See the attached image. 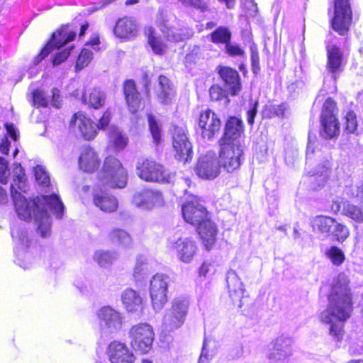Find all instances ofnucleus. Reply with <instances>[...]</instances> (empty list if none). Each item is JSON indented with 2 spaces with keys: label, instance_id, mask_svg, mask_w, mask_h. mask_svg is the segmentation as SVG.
Returning <instances> with one entry per match:
<instances>
[{
  "label": "nucleus",
  "instance_id": "dca6fc26",
  "mask_svg": "<svg viewBox=\"0 0 363 363\" xmlns=\"http://www.w3.org/2000/svg\"><path fill=\"white\" fill-rule=\"evenodd\" d=\"M100 329L103 335L108 336L121 328L122 317L119 312L110 306H104L97 312Z\"/></svg>",
  "mask_w": 363,
  "mask_h": 363
},
{
  "label": "nucleus",
  "instance_id": "e2e57ef3",
  "mask_svg": "<svg viewBox=\"0 0 363 363\" xmlns=\"http://www.w3.org/2000/svg\"><path fill=\"white\" fill-rule=\"evenodd\" d=\"M257 106L258 102H255L254 104H252V106L247 112V123L250 125H252L254 123L255 118L257 112Z\"/></svg>",
  "mask_w": 363,
  "mask_h": 363
},
{
  "label": "nucleus",
  "instance_id": "bb28decb",
  "mask_svg": "<svg viewBox=\"0 0 363 363\" xmlns=\"http://www.w3.org/2000/svg\"><path fill=\"white\" fill-rule=\"evenodd\" d=\"M123 306L129 313H134L143 308V301L140 295L135 290L128 288L121 296Z\"/></svg>",
  "mask_w": 363,
  "mask_h": 363
},
{
  "label": "nucleus",
  "instance_id": "13d9d810",
  "mask_svg": "<svg viewBox=\"0 0 363 363\" xmlns=\"http://www.w3.org/2000/svg\"><path fill=\"white\" fill-rule=\"evenodd\" d=\"M9 176L8 162L4 158L0 157V182L1 184H6Z\"/></svg>",
  "mask_w": 363,
  "mask_h": 363
},
{
  "label": "nucleus",
  "instance_id": "aec40b11",
  "mask_svg": "<svg viewBox=\"0 0 363 363\" xmlns=\"http://www.w3.org/2000/svg\"><path fill=\"white\" fill-rule=\"evenodd\" d=\"M195 172L201 179H213L220 174L218 162L212 155L201 156L195 167Z\"/></svg>",
  "mask_w": 363,
  "mask_h": 363
},
{
  "label": "nucleus",
  "instance_id": "a18cd8bd",
  "mask_svg": "<svg viewBox=\"0 0 363 363\" xmlns=\"http://www.w3.org/2000/svg\"><path fill=\"white\" fill-rule=\"evenodd\" d=\"M110 238L114 242H118L121 245L128 247L131 244V238L129 234L121 229H115L110 233Z\"/></svg>",
  "mask_w": 363,
  "mask_h": 363
},
{
  "label": "nucleus",
  "instance_id": "4d7b16f0",
  "mask_svg": "<svg viewBox=\"0 0 363 363\" xmlns=\"http://www.w3.org/2000/svg\"><path fill=\"white\" fill-rule=\"evenodd\" d=\"M357 126V122L356 120V115L353 111H350L345 116V130L352 133L354 132Z\"/></svg>",
  "mask_w": 363,
  "mask_h": 363
},
{
  "label": "nucleus",
  "instance_id": "b1692460",
  "mask_svg": "<svg viewBox=\"0 0 363 363\" xmlns=\"http://www.w3.org/2000/svg\"><path fill=\"white\" fill-rule=\"evenodd\" d=\"M326 68L328 72L332 74L333 78L336 79L337 74H339L343 69V55L340 49L336 45L328 43L326 45Z\"/></svg>",
  "mask_w": 363,
  "mask_h": 363
},
{
  "label": "nucleus",
  "instance_id": "4c0bfd02",
  "mask_svg": "<svg viewBox=\"0 0 363 363\" xmlns=\"http://www.w3.org/2000/svg\"><path fill=\"white\" fill-rule=\"evenodd\" d=\"M118 258L117 253L112 251L98 250L94 255V259L101 267H107Z\"/></svg>",
  "mask_w": 363,
  "mask_h": 363
},
{
  "label": "nucleus",
  "instance_id": "6e6d98bb",
  "mask_svg": "<svg viewBox=\"0 0 363 363\" xmlns=\"http://www.w3.org/2000/svg\"><path fill=\"white\" fill-rule=\"evenodd\" d=\"M226 53L231 57L243 56L245 51L237 43L230 41L225 45Z\"/></svg>",
  "mask_w": 363,
  "mask_h": 363
},
{
  "label": "nucleus",
  "instance_id": "4be33fe9",
  "mask_svg": "<svg viewBox=\"0 0 363 363\" xmlns=\"http://www.w3.org/2000/svg\"><path fill=\"white\" fill-rule=\"evenodd\" d=\"M226 283L228 293L233 303L238 304V308L242 307V298H244L245 288L240 277L233 269H230L226 274Z\"/></svg>",
  "mask_w": 363,
  "mask_h": 363
},
{
  "label": "nucleus",
  "instance_id": "20e7f679",
  "mask_svg": "<svg viewBox=\"0 0 363 363\" xmlns=\"http://www.w3.org/2000/svg\"><path fill=\"white\" fill-rule=\"evenodd\" d=\"M99 180L112 188H124L128 181L126 170L116 157H107L99 174Z\"/></svg>",
  "mask_w": 363,
  "mask_h": 363
},
{
  "label": "nucleus",
  "instance_id": "ea45409f",
  "mask_svg": "<svg viewBox=\"0 0 363 363\" xmlns=\"http://www.w3.org/2000/svg\"><path fill=\"white\" fill-rule=\"evenodd\" d=\"M148 44L156 55H162L166 52V46L161 39L155 35V30L150 28L147 32Z\"/></svg>",
  "mask_w": 363,
  "mask_h": 363
},
{
  "label": "nucleus",
  "instance_id": "f8f14e48",
  "mask_svg": "<svg viewBox=\"0 0 363 363\" xmlns=\"http://www.w3.org/2000/svg\"><path fill=\"white\" fill-rule=\"evenodd\" d=\"M352 22V10L349 0H334V16L332 28L340 35L347 34Z\"/></svg>",
  "mask_w": 363,
  "mask_h": 363
},
{
  "label": "nucleus",
  "instance_id": "c756f323",
  "mask_svg": "<svg viewBox=\"0 0 363 363\" xmlns=\"http://www.w3.org/2000/svg\"><path fill=\"white\" fill-rule=\"evenodd\" d=\"M218 72L223 82L230 89L232 94L237 95L241 89L238 72L228 67H220Z\"/></svg>",
  "mask_w": 363,
  "mask_h": 363
},
{
  "label": "nucleus",
  "instance_id": "c9c22d12",
  "mask_svg": "<svg viewBox=\"0 0 363 363\" xmlns=\"http://www.w3.org/2000/svg\"><path fill=\"white\" fill-rule=\"evenodd\" d=\"M147 122L153 143L155 145H158L162 139V125L157 117L152 114L147 116Z\"/></svg>",
  "mask_w": 363,
  "mask_h": 363
},
{
  "label": "nucleus",
  "instance_id": "a211bd4d",
  "mask_svg": "<svg viewBox=\"0 0 363 363\" xmlns=\"http://www.w3.org/2000/svg\"><path fill=\"white\" fill-rule=\"evenodd\" d=\"M199 128L203 138L211 140L221 128V121L218 115L210 109L202 111L199 116Z\"/></svg>",
  "mask_w": 363,
  "mask_h": 363
},
{
  "label": "nucleus",
  "instance_id": "864d4df0",
  "mask_svg": "<svg viewBox=\"0 0 363 363\" xmlns=\"http://www.w3.org/2000/svg\"><path fill=\"white\" fill-rule=\"evenodd\" d=\"M33 104L38 107H45L48 106V100L43 91L40 90H35L33 92Z\"/></svg>",
  "mask_w": 363,
  "mask_h": 363
},
{
  "label": "nucleus",
  "instance_id": "393cba45",
  "mask_svg": "<svg viewBox=\"0 0 363 363\" xmlns=\"http://www.w3.org/2000/svg\"><path fill=\"white\" fill-rule=\"evenodd\" d=\"M108 354L111 363H133L135 359L133 352L124 344L118 342L109 345Z\"/></svg>",
  "mask_w": 363,
  "mask_h": 363
},
{
  "label": "nucleus",
  "instance_id": "412c9836",
  "mask_svg": "<svg viewBox=\"0 0 363 363\" xmlns=\"http://www.w3.org/2000/svg\"><path fill=\"white\" fill-rule=\"evenodd\" d=\"M70 125L75 133H78L87 140L94 139L97 134L96 124L82 114H75Z\"/></svg>",
  "mask_w": 363,
  "mask_h": 363
},
{
  "label": "nucleus",
  "instance_id": "c85d7f7f",
  "mask_svg": "<svg viewBox=\"0 0 363 363\" xmlns=\"http://www.w3.org/2000/svg\"><path fill=\"white\" fill-rule=\"evenodd\" d=\"M79 165L86 172H92L98 169L99 160L92 148L86 147L82 150L79 158Z\"/></svg>",
  "mask_w": 363,
  "mask_h": 363
},
{
  "label": "nucleus",
  "instance_id": "5fc2aeb1",
  "mask_svg": "<svg viewBox=\"0 0 363 363\" xmlns=\"http://www.w3.org/2000/svg\"><path fill=\"white\" fill-rule=\"evenodd\" d=\"M250 61L252 71L257 74L260 71L259 52L256 48L250 47Z\"/></svg>",
  "mask_w": 363,
  "mask_h": 363
},
{
  "label": "nucleus",
  "instance_id": "0eeeda50",
  "mask_svg": "<svg viewBox=\"0 0 363 363\" xmlns=\"http://www.w3.org/2000/svg\"><path fill=\"white\" fill-rule=\"evenodd\" d=\"M219 159L218 160L219 167L223 168L228 173L238 170L244 160L243 154L245 145L238 142L233 143H220Z\"/></svg>",
  "mask_w": 363,
  "mask_h": 363
},
{
  "label": "nucleus",
  "instance_id": "774afa93",
  "mask_svg": "<svg viewBox=\"0 0 363 363\" xmlns=\"http://www.w3.org/2000/svg\"><path fill=\"white\" fill-rule=\"evenodd\" d=\"M52 104L54 106H55L56 108H59L60 107V101H59V99H60V91L59 89L55 88V89H52Z\"/></svg>",
  "mask_w": 363,
  "mask_h": 363
},
{
  "label": "nucleus",
  "instance_id": "f257e3e1",
  "mask_svg": "<svg viewBox=\"0 0 363 363\" xmlns=\"http://www.w3.org/2000/svg\"><path fill=\"white\" fill-rule=\"evenodd\" d=\"M13 169V180L11 184V195L18 216L24 220L34 218L38 233L43 238H47L51 233V217L48 209L60 218L64 213L65 206L57 194L38 196L29 201L21 192L28 190L24 169L20 164H16Z\"/></svg>",
  "mask_w": 363,
  "mask_h": 363
},
{
  "label": "nucleus",
  "instance_id": "72a5a7b5",
  "mask_svg": "<svg viewBox=\"0 0 363 363\" xmlns=\"http://www.w3.org/2000/svg\"><path fill=\"white\" fill-rule=\"evenodd\" d=\"M82 101L85 104H88L90 107L98 109L105 104L106 94L98 88H94L89 94V97L84 94Z\"/></svg>",
  "mask_w": 363,
  "mask_h": 363
},
{
  "label": "nucleus",
  "instance_id": "7c9ffc66",
  "mask_svg": "<svg viewBox=\"0 0 363 363\" xmlns=\"http://www.w3.org/2000/svg\"><path fill=\"white\" fill-rule=\"evenodd\" d=\"M94 203L96 206L104 212H113L118 208L116 198L105 191L95 192Z\"/></svg>",
  "mask_w": 363,
  "mask_h": 363
},
{
  "label": "nucleus",
  "instance_id": "8fccbe9b",
  "mask_svg": "<svg viewBox=\"0 0 363 363\" xmlns=\"http://www.w3.org/2000/svg\"><path fill=\"white\" fill-rule=\"evenodd\" d=\"M346 193L350 197L356 199L358 202L363 205V183L347 186Z\"/></svg>",
  "mask_w": 363,
  "mask_h": 363
},
{
  "label": "nucleus",
  "instance_id": "2eb2a0df",
  "mask_svg": "<svg viewBox=\"0 0 363 363\" xmlns=\"http://www.w3.org/2000/svg\"><path fill=\"white\" fill-rule=\"evenodd\" d=\"M293 339L286 335H281L272 343V348L267 353L269 363H283L292 354Z\"/></svg>",
  "mask_w": 363,
  "mask_h": 363
},
{
  "label": "nucleus",
  "instance_id": "e433bc0d",
  "mask_svg": "<svg viewBox=\"0 0 363 363\" xmlns=\"http://www.w3.org/2000/svg\"><path fill=\"white\" fill-rule=\"evenodd\" d=\"M333 225L330 237L335 241L343 242L350 235L348 227L345 224L337 222L335 219Z\"/></svg>",
  "mask_w": 363,
  "mask_h": 363
},
{
  "label": "nucleus",
  "instance_id": "5701e85b",
  "mask_svg": "<svg viewBox=\"0 0 363 363\" xmlns=\"http://www.w3.org/2000/svg\"><path fill=\"white\" fill-rule=\"evenodd\" d=\"M243 132L242 121L237 117H230L226 122L223 137L220 139V143H233L238 142L244 144L241 139Z\"/></svg>",
  "mask_w": 363,
  "mask_h": 363
},
{
  "label": "nucleus",
  "instance_id": "603ef678",
  "mask_svg": "<svg viewBox=\"0 0 363 363\" xmlns=\"http://www.w3.org/2000/svg\"><path fill=\"white\" fill-rule=\"evenodd\" d=\"M35 177L37 182L42 186H49L50 177L48 172L42 166H37L34 169Z\"/></svg>",
  "mask_w": 363,
  "mask_h": 363
},
{
  "label": "nucleus",
  "instance_id": "6e6552de",
  "mask_svg": "<svg viewBox=\"0 0 363 363\" xmlns=\"http://www.w3.org/2000/svg\"><path fill=\"white\" fill-rule=\"evenodd\" d=\"M169 284L170 278L164 274L157 273L151 278L149 294L152 308L155 312L160 311L167 302Z\"/></svg>",
  "mask_w": 363,
  "mask_h": 363
},
{
  "label": "nucleus",
  "instance_id": "423d86ee",
  "mask_svg": "<svg viewBox=\"0 0 363 363\" xmlns=\"http://www.w3.org/2000/svg\"><path fill=\"white\" fill-rule=\"evenodd\" d=\"M136 171L138 176L146 182L170 183L174 177L162 164L151 159L139 160Z\"/></svg>",
  "mask_w": 363,
  "mask_h": 363
},
{
  "label": "nucleus",
  "instance_id": "0e129e2a",
  "mask_svg": "<svg viewBox=\"0 0 363 363\" xmlns=\"http://www.w3.org/2000/svg\"><path fill=\"white\" fill-rule=\"evenodd\" d=\"M6 129L8 135L14 140L16 141L18 138V134L13 124L6 123Z\"/></svg>",
  "mask_w": 363,
  "mask_h": 363
},
{
  "label": "nucleus",
  "instance_id": "cd10ccee",
  "mask_svg": "<svg viewBox=\"0 0 363 363\" xmlns=\"http://www.w3.org/2000/svg\"><path fill=\"white\" fill-rule=\"evenodd\" d=\"M123 92L130 111L133 113L137 112L140 106V98L133 80L129 79L124 82Z\"/></svg>",
  "mask_w": 363,
  "mask_h": 363
},
{
  "label": "nucleus",
  "instance_id": "7ed1b4c3",
  "mask_svg": "<svg viewBox=\"0 0 363 363\" xmlns=\"http://www.w3.org/2000/svg\"><path fill=\"white\" fill-rule=\"evenodd\" d=\"M182 214L184 220L197 226V231L207 250L211 249L217 235L216 225L209 219L206 208L197 201L186 202L182 206Z\"/></svg>",
  "mask_w": 363,
  "mask_h": 363
},
{
  "label": "nucleus",
  "instance_id": "69168bd1",
  "mask_svg": "<svg viewBox=\"0 0 363 363\" xmlns=\"http://www.w3.org/2000/svg\"><path fill=\"white\" fill-rule=\"evenodd\" d=\"M213 265L211 263L203 262L199 269V276L206 277L209 272H211Z\"/></svg>",
  "mask_w": 363,
  "mask_h": 363
},
{
  "label": "nucleus",
  "instance_id": "6ab92c4d",
  "mask_svg": "<svg viewBox=\"0 0 363 363\" xmlns=\"http://www.w3.org/2000/svg\"><path fill=\"white\" fill-rule=\"evenodd\" d=\"M133 203L145 210H151L162 206L164 200L162 193L157 190L144 189L136 192L133 197Z\"/></svg>",
  "mask_w": 363,
  "mask_h": 363
},
{
  "label": "nucleus",
  "instance_id": "4468645a",
  "mask_svg": "<svg viewBox=\"0 0 363 363\" xmlns=\"http://www.w3.org/2000/svg\"><path fill=\"white\" fill-rule=\"evenodd\" d=\"M76 37V32L69 29L67 26H62L60 30L53 33L50 40L41 50L40 53L33 60L35 65H38L54 49H60Z\"/></svg>",
  "mask_w": 363,
  "mask_h": 363
},
{
  "label": "nucleus",
  "instance_id": "09e8293b",
  "mask_svg": "<svg viewBox=\"0 0 363 363\" xmlns=\"http://www.w3.org/2000/svg\"><path fill=\"white\" fill-rule=\"evenodd\" d=\"M286 110L287 106L285 104H273L266 107L264 114L269 118L274 116L284 117Z\"/></svg>",
  "mask_w": 363,
  "mask_h": 363
},
{
  "label": "nucleus",
  "instance_id": "79ce46f5",
  "mask_svg": "<svg viewBox=\"0 0 363 363\" xmlns=\"http://www.w3.org/2000/svg\"><path fill=\"white\" fill-rule=\"evenodd\" d=\"M215 342L204 340L203 347L198 363H209L216 354Z\"/></svg>",
  "mask_w": 363,
  "mask_h": 363
},
{
  "label": "nucleus",
  "instance_id": "39448f33",
  "mask_svg": "<svg viewBox=\"0 0 363 363\" xmlns=\"http://www.w3.org/2000/svg\"><path fill=\"white\" fill-rule=\"evenodd\" d=\"M189 301L187 298L179 296L174 298L171 307L166 311L163 318L162 327L172 332L181 328L188 314Z\"/></svg>",
  "mask_w": 363,
  "mask_h": 363
},
{
  "label": "nucleus",
  "instance_id": "f3484780",
  "mask_svg": "<svg viewBox=\"0 0 363 363\" xmlns=\"http://www.w3.org/2000/svg\"><path fill=\"white\" fill-rule=\"evenodd\" d=\"M172 145L179 160L188 162L192 157V146L184 128L175 126L172 132Z\"/></svg>",
  "mask_w": 363,
  "mask_h": 363
},
{
  "label": "nucleus",
  "instance_id": "ddd939ff",
  "mask_svg": "<svg viewBox=\"0 0 363 363\" xmlns=\"http://www.w3.org/2000/svg\"><path fill=\"white\" fill-rule=\"evenodd\" d=\"M167 247L175 252L177 257L185 264H189L196 255L198 247L196 242L189 238L170 237Z\"/></svg>",
  "mask_w": 363,
  "mask_h": 363
},
{
  "label": "nucleus",
  "instance_id": "f03ea898",
  "mask_svg": "<svg viewBox=\"0 0 363 363\" xmlns=\"http://www.w3.org/2000/svg\"><path fill=\"white\" fill-rule=\"evenodd\" d=\"M349 282L348 277L345 273L339 274L333 279L328 306L319 315L322 323L330 325V335L337 340L342 336V323L350 317L352 310Z\"/></svg>",
  "mask_w": 363,
  "mask_h": 363
},
{
  "label": "nucleus",
  "instance_id": "a878e982",
  "mask_svg": "<svg viewBox=\"0 0 363 363\" xmlns=\"http://www.w3.org/2000/svg\"><path fill=\"white\" fill-rule=\"evenodd\" d=\"M115 35L120 38L131 39L137 35L138 27L134 19L124 17L117 21L113 29Z\"/></svg>",
  "mask_w": 363,
  "mask_h": 363
},
{
  "label": "nucleus",
  "instance_id": "de8ad7c7",
  "mask_svg": "<svg viewBox=\"0 0 363 363\" xmlns=\"http://www.w3.org/2000/svg\"><path fill=\"white\" fill-rule=\"evenodd\" d=\"M333 264L339 266L345 260V255L342 250L336 246L331 247L326 252Z\"/></svg>",
  "mask_w": 363,
  "mask_h": 363
},
{
  "label": "nucleus",
  "instance_id": "2f4dec72",
  "mask_svg": "<svg viewBox=\"0 0 363 363\" xmlns=\"http://www.w3.org/2000/svg\"><path fill=\"white\" fill-rule=\"evenodd\" d=\"M334 222L335 218L330 216L320 215L311 218V225L313 232L320 233L325 238H329Z\"/></svg>",
  "mask_w": 363,
  "mask_h": 363
},
{
  "label": "nucleus",
  "instance_id": "3c124183",
  "mask_svg": "<svg viewBox=\"0 0 363 363\" xmlns=\"http://www.w3.org/2000/svg\"><path fill=\"white\" fill-rule=\"evenodd\" d=\"M92 58L93 53L91 51L86 48L82 49L77 61L76 69H83L84 67L89 65Z\"/></svg>",
  "mask_w": 363,
  "mask_h": 363
},
{
  "label": "nucleus",
  "instance_id": "c03bdc74",
  "mask_svg": "<svg viewBox=\"0 0 363 363\" xmlns=\"http://www.w3.org/2000/svg\"><path fill=\"white\" fill-rule=\"evenodd\" d=\"M211 99L215 101H220L223 106H227L230 102L227 91L218 85H213L209 89Z\"/></svg>",
  "mask_w": 363,
  "mask_h": 363
},
{
  "label": "nucleus",
  "instance_id": "1a4fd4ad",
  "mask_svg": "<svg viewBox=\"0 0 363 363\" xmlns=\"http://www.w3.org/2000/svg\"><path fill=\"white\" fill-rule=\"evenodd\" d=\"M129 337L133 349L145 354L152 348L155 333L150 325L139 323L130 329Z\"/></svg>",
  "mask_w": 363,
  "mask_h": 363
},
{
  "label": "nucleus",
  "instance_id": "a19ab883",
  "mask_svg": "<svg viewBox=\"0 0 363 363\" xmlns=\"http://www.w3.org/2000/svg\"><path fill=\"white\" fill-rule=\"evenodd\" d=\"M230 39L231 32L227 27L220 26L211 34V40L215 44L221 43L225 45Z\"/></svg>",
  "mask_w": 363,
  "mask_h": 363
},
{
  "label": "nucleus",
  "instance_id": "49530a36",
  "mask_svg": "<svg viewBox=\"0 0 363 363\" xmlns=\"http://www.w3.org/2000/svg\"><path fill=\"white\" fill-rule=\"evenodd\" d=\"M11 234L13 238H18L21 244L28 247L30 240L28 239L27 230L19 226H13L11 230Z\"/></svg>",
  "mask_w": 363,
  "mask_h": 363
},
{
  "label": "nucleus",
  "instance_id": "052dcab7",
  "mask_svg": "<svg viewBox=\"0 0 363 363\" xmlns=\"http://www.w3.org/2000/svg\"><path fill=\"white\" fill-rule=\"evenodd\" d=\"M179 1L185 6H193L204 11L207 6L201 0H179Z\"/></svg>",
  "mask_w": 363,
  "mask_h": 363
},
{
  "label": "nucleus",
  "instance_id": "680f3d73",
  "mask_svg": "<svg viewBox=\"0 0 363 363\" xmlns=\"http://www.w3.org/2000/svg\"><path fill=\"white\" fill-rule=\"evenodd\" d=\"M111 120V113L108 111H106L104 113L102 116L100 118L99 121V124L96 125L97 129H104L107 127L110 123Z\"/></svg>",
  "mask_w": 363,
  "mask_h": 363
},
{
  "label": "nucleus",
  "instance_id": "9d476101",
  "mask_svg": "<svg viewBox=\"0 0 363 363\" xmlns=\"http://www.w3.org/2000/svg\"><path fill=\"white\" fill-rule=\"evenodd\" d=\"M336 113L335 102L330 98L328 99L323 106L320 115L321 129L320 135L322 138L330 139L338 135L340 127Z\"/></svg>",
  "mask_w": 363,
  "mask_h": 363
},
{
  "label": "nucleus",
  "instance_id": "473e14b6",
  "mask_svg": "<svg viewBox=\"0 0 363 363\" xmlns=\"http://www.w3.org/2000/svg\"><path fill=\"white\" fill-rule=\"evenodd\" d=\"M158 81L159 84L157 90L158 100L161 104H167L171 102L175 91L167 77L160 75Z\"/></svg>",
  "mask_w": 363,
  "mask_h": 363
},
{
  "label": "nucleus",
  "instance_id": "9b49d317",
  "mask_svg": "<svg viewBox=\"0 0 363 363\" xmlns=\"http://www.w3.org/2000/svg\"><path fill=\"white\" fill-rule=\"evenodd\" d=\"M172 15L164 8H160L156 17V23L164 38L172 42H181L191 36L192 33L186 28H175L169 26Z\"/></svg>",
  "mask_w": 363,
  "mask_h": 363
},
{
  "label": "nucleus",
  "instance_id": "58836bf2",
  "mask_svg": "<svg viewBox=\"0 0 363 363\" xmlns=\"http://www.w3.org/2000/svg\"><path fill=\"white\" fill-rule=\"evenodd\" d=\"M108 137L110 142L118 150H122L127 145L128 138L116 127L110 128Z\"/></svg>",
  "mask_w": 363,
  "mask_h": 363
},
{
  "label": "nucleus",
  "instance_id": "bf43d9fd",
  "mask_svg": "<svg viewBox=\"0 0 363 363\" xmlns=\"http://www.w3.org/2000/svg\"><path fill=\"white\" fill-rule=\"evenodd\" d=\"M73 48V47H70L65 49L64 50L57 52L55 55V57L52 60V64L54 66H57L60 65L62 62L66 60V59L70 55V50Z\"/></svg>",
  "mask_w": 363,
  "mask_h": 363
},
{
  "label": "nucleus",
  "instance_id": "f704fd0d",
  "mask_svg": "<svg viewBox=\"0 0 363 363\" xmlns=\"http://www.w3.org/2000/svg\"><path fill=\"white\" fill-rule=\"evenodd\" d=\"M342 214L357 223H363V208L347 201L342 204Z\"/></svg>",
  "mask_w": 363,
  "mask_h": 363
},
{
  "label": "nucleus",
  "instance_id": "338daca9",
  "mask_svg": "<svg viewBox=\"0 0 363 363\" xmlns=\"http://www.w3.org/2000/svg\"><path fill=\"white\" fill-rule=\"evenodd\" d=\"M345 201H343L341 199H336L333 200L330 206L331 211L335 213H338L341 210V208H342V204Z\"/></svg>",
  "mask_w": 363,
  "mask_h": 363
},
{
  "label": "nucleus",
  "instance_id": "37998d69",
  "mask_svg": "<svg viewBox=\"0 0 363 363\" xmlns=\"http://www.w3.org/2000/svg\"><path fill=\"white\" fill-rule=\"evenodd\" d=\"M147 272V259L145 256L140 255L136 258V264L133 270V277L135 281H140L143 279Z\"/></svg>",
  "mask_w": 363,
  "mask_h": 363
}]
</instances>
